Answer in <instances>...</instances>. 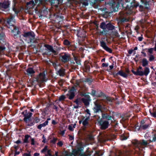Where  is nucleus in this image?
I'll return each mask as SVG.
<instances>
[{
    "label": "nucleus",
    "instance_id": "obj_42",
    "mask_svg": "<svg viewBox=\"0 0 156 156\" xmlns=\"http://www.w3.org/2000/svg\"><path fill=\"white\" fill-rule=\"evenodd\" d=\"M148 49H149V48L142 49V51L141 52V53L142 54L141 55L143 57H146L147 56V54L145 52V51H146L147 52Z\"/></svg>",
    "mask_w": 156,
    "mask_h": 156
},
{
    "label": "nucleus",
    "instance_id": "obj_50",
    "mask_svg": "<svg viewBox=\"0 0 156 156\" xmlns=\"http://www.w3.org/2000/svg\"><path fill=\"white\" fill-rule=\"evenodd\" d=\"M80 95L82 96H84L85 98L87 99H89L90 98V96L86 94L85 93L81 92L80 94Z\"/></svg>",
    "mask_w": 156,
    "mask_h": 156
},
{
    "label": "nucleus",
    "instance_id": "obj_40",
    "mask_svg": "<svg viewBox=\"0 0 156 156\" xmlns=\"http://www.w3.org/2000/svg\"><path fill=\"white\" fill-rule=\"evenodd\" d=\"M149 126V124L143 125L142 126H140L139 127L138 129V130H139L140 128H141V129L143 130H145L147 129Z\"/></svg>",
    "mask_w": 156,
    "mask_h": 156
},
{
    "label": "nucleus",
    "instance_id": "obj_22",
    "mask_svg": "<svg viewBox=\"0 0 156 156\" xmlns=\"http://www.w3.org/2000/svg\"><path fill=\"white\" fill-rule=\"evenodd\" d=\"M80 151V148H78L77 150L76 149H73L72 151V153L69 152V154H68V153L67 151L65 152V153L66 155V156H72V155H73L74 156H76L78 152Z\"/></svg>",
    "mask_w": 156,
    "mask_h": 156
},
{
    "label": "nucleus",
    "instance_id": "obj_17",
    "mask_svg": "<svg viewBox=\"0 0 156 156\" xmlns=\"http://www.w3.org/2000/svg\"><path fill=\"white\" fill-rule=\"evenodd\" d=\"M45 74L44 73H40L38 75L35 77L34 79V81H36L37 83L41 82L42 79L45 77Z\"/></svg>",
    "mask_w": 156,
    "mask_h": 156
},
{
    "label": "nucleus",
    "instance_id": "obj_32",
    "mask_svg": "<svg viewBox=\"0 0 156 156\" xmlns=\"http://www.w3.org/2000/svg\"><path fill=\"white\" fill-rule=\"evenodd\" d=\"M115 29V27L112 25L110 23L107 24L106 30L107 32L109 30H112Z\"/></svg>",
    "mask_w": 156,
    "mask_h": 156
},
{
    "label": "nucleus",
    "instance_id": "obj_59",
    "mask_svg": "<svg viewBox=\"0 0 156 156\" xmlns=\"http://www.w3.org/2000/svg\"><path fill=\"white\" fill-rule=\"evenodd\" d=\"M40 121V119L37 117H36L34 120V123H37Z\"/></svg>",
    "mask_w": 156,
    "mask_h": 156
},
{
    "label": "nucleus",
    "instance_id": "obj_52",
    "mask_svg": "<svg viewBox=\"0 0 156 156\" xmlns=\"http://www.w3.org/2000/svg\"><path fill=\"white\" fill-rule=\"evenodd\" d=\"M66 98V97L65 95H62L59 97L58 100L59 101H64Z\"/></svg>",
    "mask_w": 156,
    "mask_h": 156
},
{
    "label": "nucleus",
    "instance_id": "obj_45",
    "mask_svg": "<svg viewBox=\"0 0 156 156\" xmlns=\"http://www.w3.org/2000/svg\"><path fill=\"white\" fill-rule=\"evenodd\" d=\"M29 137H31L30 136L28 135H26L25 136L24 139L23 140V143H28L29 141H28V138Z\"/></svg>",
    "mask_w": 156,
    "mask_h": 156
},
{
    "label": "nucleus",
    "instance_id": "obj_12",
    "mask_svg": "<svg viewBox=\"0 0 156 156\" xmlns=\"http://www.w3.org/2000/svg\"><path fill=\"white\" fill-rule=\"evenodd\" d=\"M89 94H90L93 97H96L97 98H100L102 97V96H105L104 93L101 90L96 92L95 90L92 89L90 93H89Z\"/></svg>",
    "mask_w": 156,
    "mask_h": 156
},
{
    "label": "nucleus",
    "instance_id": "obj_30",
    "mask_svg": "<svg viewBox=\"0 0 156 156\" xmlns=\"http://www.w3.org/2000/svg\"><path fill=\"white\" fill-rule=\"evenodd\" d=\"M117 4L116 5L117 8H118L120 5L123 8H125L126 4L124 3V0H117Z\"/></svg>",
    "mask_w": 156,
    "mask_h": 156
},
{
    "label": "nucleus",
    "instance_id": "obj_7",
    "mask_svg": "<svg viewBox=\"0 0 156 156\" xmlns=\"http://www.w3.org/2000/svg\"><path fill=\"white\" fill-rule=\"evenodd\" d=\"M131 72L136 76H147L150 72V69L148 67H145L144 71L139 70L138 69H136V71H135L134 70L132 69Z\"/></svg>",
    "mask_w": 156,
    "mask_h": 156
},
{
    "label": "nucleus",
    "instance_id": "obj_54",
    "mask_svg": "<svg viewBox=\"0 0 156 156\" xmlns=\"http://www.w3.org/2000/svg\"><path fill=\"white\" fill-rule=\"evenodd\" d=\"M120 138L122 140H125L127 139V137L124 134H122L120 136Z\"/></svg>",
    "mask_w": 156,
    "mask_h": 156
},
{
    "label": "nucleus",
    "instance_id": "obj_38",
    "mask_svg": "<svg viewBox=\"0 0 156 156\" xmlns=\"http://www.w3.org/2000/svg\"><path fill=\"white\" fill-rule=\"evenodd\" d=\"M47 125H48V122L45 121V122L43 123L39 124L37 126V127L38 129L41 130L42 127H45Z\"/></svg>",
    "mask_w": 156,
    "mask_h": 156
},
{
    "label": "nucleus",
    "instance_id": "obj_27",
    "mask_svg": "<svg viewBox=\"0 0 156 156\" xmlns=\"http://www.w3.org/2000/svg\"><path fill=\"white\" fill-rule=\"evenodd\" d=\"M51 5L58 7V5L61 4L63 2V0H51Z\"/></svg>",
    "mask_w": 156,
    "mask_h": 156
},
{
    "label": "nucleus",
    "instance_id": "obj_53",
    "mask_svg": "<svg viewBox=\"0 0 156 156\" xmlns=\"http://www.w3.org/2000/svg\"><path fill=\"white\" fill-rule=\"evenodd\" d=\"M74 60L76 62V63L78 65L80 64V60L78 59V58L76 57H74Z\"/></svg>",
    "mask_w": 156,
    "mask_h": 156
},
{
    "label": "nucleus",
    "instance_id": "obj_8",
    "mask_svg": "<svg viewBox=\"0 0 156 156\" xmlns=\"http://www.w3.org/2000/svg\"><path fill=\"white\" fill-rule=\"evenodd\" d=\"M44 46L50 52H52L54 55H55L58 54V51H60L62 49V48L60 47H57L56 51H55L54 50L52 46L48 44H44Z\"/></svg>",
    "mask_w": 156,
    "mask_h": 156
},
{
    "label": "nucleus",
    "instance_id": "obj_24",
    "mask_svg": "<svg viewBox=\"0 0 156 156\" xmlns=\"http://www.w3.org/2000/svg\"><path fill=\"white\" fill-rule=\"evenodd\" d=\"M107 24H106L105 22H102L100 24V27L101 28L103 29V31L101 32V34H103L104 32L105 33H107V30H106Z\"/></svg>",
    "mask_w": 156,
    "mask_h": 156
},
{
    "label": "nucleus",
    "instance_id": "obj_3",
    "mask_svg": "<svg viewBox=\"0 0 156 156\" xmlns=\"http://www.w3.org/2000/svg\"><path fill=\"white\" fill-rule=\"evenodd\" d=\"M28 43L35 42V34L33 31L24 32L21 34V37Z\"/></svg>",
    "mask_w": 156,
    "mask_h": 156
},
{
    "label": "nucleus",
    "instance_id": "obj_43",
    "mask_svg": "<svg viewBox=\"0 0 156 156\" xmlns=\"http://www.w3.org/2000/svg\"><path fill=\"white\" fill-rule=\"evenodd\" d=\"M93 81V79L90 78H85L84 81L85 82L89 84H90Z\"/></svg>",
    "mask_w": 156,
    "mask_h": 156
},
{
    "label": "nucleus",
    "instance_id": "obj_19",
    "mask_svg": "<svg viewBox=\"0 0 156 156\" xmlns=\"http://www.w3.org/2000/svg\"><path fill=\"white\" fill-rule=\"evenodd\" d=\"M153 51H152V49H148V51H147V54L148 55V58H149V61L151 62L154 60L155 57L154 56L152 55L153 53Z\"/></svg>",
    "mask_w": 156,
    "mask_h": 156
},
{
    "label": "nucleus",
    "instance_id": "obj_26",
    "mask_svg": "<svg viewBox=\"0 0 156 156\" xmlns=\"http://www.w3.org/2000/svg\"><path fill=\"white\" fill-rule=\"evenodd\" d=\"M27 74L28 76H32L35 73V70L32 67H29L26 70Z\"/></svg>",
    "mask_w": 156,
    "mask_h": 156
},
{
    "label": "nucleus",
    "instance_id": "obj_23",
    "mask_svg": "<svg viewBox=\"0 0 156 156\" xmlns=\"http://www.w3.org/2000/svg\"><path fill=\"white\" fill-rule=\"evenodd\" d=\"M13 5L12 6V10L15 12V14L17 15L19 12V11L17 9V3L15 1V0H13Z\"/></svg>",
    "mask_w": 156,
    "mask_h": 156
},
{
    "label": "nucleus",
    "instance_id": "obj_21",
    "mask_svg": "<svg viewBox=\"0 0 156 156\" xmlns=\"http://www.w3.org/2000/svg\"><path fill=\"white\" fill-rule=\"evenodd\" d=\"M33 114L30 111H28L27 110H25V114L24 115L23 120L24 122H26L32 116Z\"/></svg>",
    "mask_w": 156,
    "mask_h": 156
},
{
    "label": "nucleus",
    "instance_id": "obj_6",
    "mask_svg": "<svg viewBox=\"0 0 156 156\" xmlns=\"http://www.w3.org/2000/svg\"><path fill=\"white\" fill-rule=\"evenodd\" d=\"M94 107L93 110L94 113H97L101 112L103 109V103L101 100L97 99L94 102Z\"/></svg>",
    "mask_w": 156,
    "mask_h": 156
},
{
    "label": "nucleus",
    "instance_id": "obj_58",
    "mask_svg": "<svg viewBox=\"0 0 156 156\" xmlns=\"http://www.w3.org/2000/svg\"><path fill=\"white\" fill-rule=\"evenodd\" d=\"M27 152L28 153H25L23 154V156H31L30 154V152L29 151H27Z\"/></svg>",
    "mask_w": 156,
    "mask_h": 156
},
{
    "label": "nucleus",
    "instance_id": "obj_33",
    "mask_svg": "<svg viewBox=\"0 0 156 156\" xmlns=\"http://www.w3.org/2000/svg\"><path fill=\"white\" fill-rule=\"evenodd\" d=\"M57 74L59 75L60 76H63L65 75V70L61 68L58 70H56Z\"/></svg>",
    "mask_w": 156,
    "mask_h": 156
},
{
    "label": "nucleus",
    "instance_id": "obj_16",
    "mask_svg": "<svg viewBox=\"0 0 156 156\" xmlns=\"http://www.w3.org/2000/svg\"><path fill=\"white\" fill-rule=\"evenodd\" d=\"M100 46L103 48V49L107 51L110 53H112V49L109 48L107 45L106 43L104 41L102 40L100 41Z\"/></svg>",
    "mask_w": 156,
    "mask_h": 156
},
{
    "label": "nucleus",
    "instance_id": "obj_5",
    "mask_svg": "<svg viewBox=\"0 0 156 156\" xmlns=\"http://www.w3.org/2000/svg\"><path fill=\"white\" fill-rule=\"evenodd\" d=\"M2 137L4 141L5 145H0V151L2 153H3L5 148L9 147L10 145V134L9 133L7 134L6 136H3V133H2Z\"/></svg>",
    "mask_w": 156,
    "mask_h": 156
},
{
    "label": "nucleus",
    "instance_id": "obj_11",
    "mask_svg": "<svg viewBox=\"0 0 156 156\" xmlns=\"http://www.w3.org/2000/svg\"><path fill=\"white\" fill-rule=\"evenodd\" d=\"M76 89L74 87H72L68 91L66 96L70 100H72L75 96Z\"/></svg>",
    "mask_w": 156,
    "mask_h": 156
},
{
    "label": "nucleus",
    "instance_id": "obj_49",
    "mask_svg": "<svg viewBox=\"0 0 156 156\" xmlns=\"http://www.w3.org/2000/svg\"><path fill=\"white\" fill-rule=\"evenodd\" d=\"M104 95L105 96V97H104V96H102V97L103 98H105L107 101L112 103V98L109 97L107 96L105 94Z\"/></svg>",
    "mask_w": 156,
    "mask_h": 156
},
{
    "label": "nucleus",
    "instance_id": "obj_51",
    "mask_svg": "<svg viewBox=\"0 0 156 156\" xmlns=\"http://www.w3.org/2000/svg\"><path fill=\"white\" fill-rule=\"evenodd\" d=\"M49 106L47 107L44 108L43 110V112L45 114H47L48 113V110H49Z\"/></svg>",
    "mask_w": 156,
    "mask_h": 156
},
{
    "label": "nucleus",
    "instance_id": "obj_61",
    "mask_svg": "<svg viewBox=\"0 0 156 156\" xmlns=\"http://www.w3.org/2000/svg\"><path fill=\"white\" fill-rule=\"evenodd\" d=\"M85 68L86 70L90 71V66L89 65H85Z\"/></svg>",
    "mask_w": 156,
    "mask_h": 156
},
{
    "label": "nucleus",
    "instance_id": "obj_41",
    "mask_svg": "<svg viewBox=\"0 0 156 156\" xmlns=\"http://www.w3.org/2000/svg\"><path fill=\"white\" fill-rule=\"evenodd\" d=\"M5 48L4 46L1 45L0 46V55H2L5 54L4 51Z\"/></svg>",
    "mask_w": 156,
    "mask_h": 156
},
{
    "label": "nucleus",
    "instance_id": "obj_46",
    "mask_svg": "<svg viewBox=\"0 0 156 156\" xmlns=\"http://www.w3.org/2000/svg\"><path fill=\"white\" fill-rule=\"evenodd\" d=\"M4 22L7 27L10 28V17H9L7 20H4Z\"/></svg>",
    "mask_w": 156,
    "mask_h": 156
},
{
    "label": "nucleus",
    "instance_id": "obj_56",
    "mask_svg": "<svg viewBox=\"0 0 156 156\" xmlns=\"http://www.w3.org/2000/svg\"><path fill=\"white\" fill-rule=\"evenodd\" d=\"M58 139L56 138L53 137L52 140L50 141V142L53 144H55L57 140Z\"/></svg>",
    "mask_w": 156,
    "mask_h": 156
},
{
    "label": "nucleus",
    "instance_id": "obj_63",
    "mask_svg": "<svg viewBox=\"0 0 156 156\" xmlns=\"http://www.w3.org/2000/svg\"><path fill=\"white\" fill-rule=\"evenodd\" d=\"M81 80H76L75 81V84L79 86L81 82Z\"/></svg>",
    "mask_w": 156,
    "mask_h": 156
},
{
    "label": "nucleus",
    "instance_id": "obj_37",
    "mask_svg": "<svg viewBox=\"0 0 156 156\" xmlns=\"http://www.w3.org/2000/svg\"><path fill=\"white\" fill-rule=\"evenodd\" d=\"M119 22L121 23H124L126 22L129 21V20L126 17H122L120 16L119 18Z\"/></svg>",
    "mask_w": 156,
    "mask_h": 156
},
{
    "label": "nucleus",
    "instance_id": "obj_1",
    "mask_svg": "<svg viewBox=\"0 0 156 156\" xmlns=\"http://www.w3.org/2000/svg\"><path fill=\"white\" fill-rule=\"evenodd\" d=\"M132 143L134 147V151L133 152V154L139 156L140 152L144 148L143 147L147 146L149 143L147 141L144 140H141L139 141L137 140H134L132 141Z\"/></svg>",
    "mask_w": 156,
    "mask_h": 156
},
{
    "label": "nucleus",
    "instance_id": "obj_36",
    "mask_svg": "<svg viewBox=\"0 0 156 156\" xmlns=\"http://www.w3.org/2000/svg\"><path fill=\"white\" fill-rule=\"evenodd\" d=\"M50 62L52 64L53 66L56 70L58 69V67L60 66L59 63L57 61H56L55 62L51 61H50Z\"/></svg>",
    "mask_w": 156,
    "mask_h": 156
},
{
    "label": "nucleus",
    "instance_id": "obj_57",
    "mask_svg": "<svg viewBox=\"0 0 156 156\" xmlns=\"http://www.w3.org/2000/svg\"><path fill=\"white\" fill-rule=\"evenodd\" d=\"M138 6L139 7V10L140 11L142 12L144 11V8L143 5H139V6Z\"/></svg>",
    "mask_w": 156,
    "mask_h": 156
},
{
    "label": "nucleus",
    "instance_id": "obj_62",
    "mask_svg": "<svg viewBox=\"0 0 156 156\" xmlns=\"http://www.w3.org/2000/svg\"><path fill=\"white\" fill-rule=\"evenodd\" d=\"M85 112H86L87 114L88 115L87 117H89V118H90V116L91 115V113L90 112L89 110L88 109H87L85 111Z\"/></svg>",
    "mask_w": 156,
    "mask_h": 156
},
{
    "label": "nucleus",
    "instance_id": "obj_55",
    "mask_svg": "<svg viewBox=\"0 0 156 156\" xmlns=\"http://www.w3.org/2000/svg\"><path fill=\"white\" fill-rule=\"evenodd\" d=\"M18 148H19V147L18 146H16L15 147V149L16 150V151H15V154H14L15 156H16L17 155H18V154H19L20 153V152L19 151H17V149Z\"/></svg>",
    "mask_w": 156,
    "mask_h": 156
},
{
    "label": "nucleus",
    "instance_id": "obj_10",
    "mask_svg": "<svg viewBox=\"0 0 156 156\" xmlns=\"http://www.w3.org/2000/svg\"><path fill=\"white\" fill-rule=\"evenodd\" d=\"M139 3L135 0H133L130 2L129 5H126L125 9L129 11H131L133 8H136L138 6Z\"/></svg>",
    "mask_w": 156,
    "mask_h": 156
},
{
    "label": "nucleus",
    "instance_id": "obj_2",
    "mask_svg": "<svg viewBox=\"0 0 156 156\" xmlns=\"http://www.w3.org/2000/svg\"><path fill=\"white\" fill-rule=\"evenodd\" d=\"M15 16L10 13V30L12 35L14 38H16L19 36L20 38H21V35H20V31L19 30L18 27L16 26V20L15 19Z\"/></svg>",
    "mask_w": 156,
    "mask_h": 156
},
{
    "label": "nucleus",
    "instance_id": "obj_47",
    "mask_svg": "<svg viewBox=\"0 0 156 156\" xmlns=\"http://www.w3.org/2000/svg\"><path fill=\"white\" fill-rule=\"evenodd\" d=\"M27 5L28 6L30 5H31L29 6L31 7H32L35 5V3L33 0H31L29 2H27ZM30 8H31V7H30Z\"/></svg>",
    "mask_w": 156,
    "mask_h": 156
},
{
    "label": "nucleus",
    "instance_id": "obj_31",
    "mask_svg": "<svg viewBox=\"0 0 156 156\" xmlns=\"http://www.w3.org/2000/svg\"><path fill=\"white\" fill-rule=\"evenodd\" d=\"M90 96L89 99L82 98V102L83 103L84 105L86 106H88L90 104V101H91Z\"/></svg>",
    "mask_w": 156,
    "mask_h": 156
},
{
    "label": "nucleus",
    "instance_id": "obj_14",
    "mask_svg": "<svg viewBox=\"0 0 156 156\" xmlns=\"http://www.w3.org/2000/svg\"><path fill=\"white\" fill-rule=\"evenodd\" d=\"M10 2L8 0H5L3 2H0V9L5 11V9L9 8Z\"/></svg>",
    "mask_w": 156,
    "mask_h": 156
},
{
    "label": "nucleus",
    "instance_id": "obj_29",
    "mask_svg": "<svg viewBox=\"0 0 156 156\" xmlns=\"http://www.w3.org/2000/svg\"><path fill=\"white\" fill-rule=\"evenodd\" d=\"M82 98L77 97L73 101V103H75L77 105H81L82 104Z\"/></svg>",
    "mask_w": 156,
    "mask_h": 156
},
{
    "label": "nucleus",
    "instance_id": "obj_4",
    "mask_svg": "<svg viewBox=\"0 0 156 156\" xmlns=\"http://www.w3.org/2000/svg\"><path fill=\"white\" fill-rule=\"evenodd\" d=\"M58 59L59 61L63 63H68L71 60L70 55L67 52H62L59 54Z\"/></svg>",
    "mask_w": 156,
    "mask_h": 156
},
{
    "label": "nucleus",
    "instance_id": "obj_35",
    "mask_svg": "<svg viewBox=\"0 0 156 156\" xmlns=\"http://www.w3.org/2000/svg\"><path fill=\"white\" fill-rule=\"evenodd\" d=\"M148 61L145 58H144L142 59V65L144 67H146V66L148 65Z\"/></svg>",
    "mask_w": 156,
    "mask_h": 156
},
{
    "label": "nucleus",
    "instance_id": "obj_20",
    "mask_svg": "<svg viewBox=\"0 0 156 156\" xmlns=\"http://www.w3.org/2000/svg\"><path fill=\"white\" fill-rule=\"evenodd\" d=\"M113 75L114 77H116L118 75H119L124 78H127L128 76L127 74L123 72L121 70L119 71L117 73H113Z\"/></svg>",
    "mask_w": 156,
    "mask_h": 156
},
{
    "label": "nucleus",
    "instance_id": "obj_28",
    "mask_svg": "<svg viewBox=\"0 0 156 156\" xmlns=\"http://www.w3.org/2000/svg\"><path fill=\"white\" fill-rule=\"evenodd\" d=\"M5 34L2 32L0 33V43L2 44L5 43Z\"/></svg>",
    "mask_w": 156,
    "mask_h": 156
},
{
    "label": "nucleus",
    "instance_id": "obj_44",
    "mask_svg": "<svg viewBox=\"0 0 156 156\" xmlns=\"http://www.w3.org/2000/svg\"><path fill=\"white\" fill-rule=\"evenodd\" d=\"M115 156H124L123 153L120 150L117 151L115 154Z\"/></svg>",
    "mask_w": 156,
    "mask_h": 156
},
{
    "label": "nucleus",
    "instance_id": "obj_64",
    "mask_svg": "<svg viewBox=\"0 0 156 156\" xmlns=\"http://www.w3.org/2000/svg\"><path fill=\"white\" fill-rule=\"evenodd\" d=\"M149 49H152L153 51L154 50L155 51H156V40L155 41V44L154 47V48H149Z\"/></svg>",
    "mask_w": 156,
    "mask_h": 156
},
{
    "label": "nucleus",
    "instance_id": "obj_15",
    "mask_svg": "<svg viewBox=\"0 0 156 156\" xmlns=\"http://www.w3.org/2000/svg\"><path fill=\"white\" fill-rule=\"evenodd\" d=\"M63 44L68 47V49L69 50L74 51L76 50V48L74 46H72L70 42L67 39L64 40L63 41Z\"/></svg>",
    "mask_w": 156,
    "mask_h": 156
},
{
    "label": "nucleus",
    "instance_id": "obj_25",
    "mask_svg": "<svg viewBox=\"0 0 156 156\" xmlns=\"http://www.w3.org/2000/svg\"><path fill=\"white\" fill-rule=\"evenodd\" d=\"M102 118L104 119L107 120V121L111 120H112V119H114V116H113V115L112 116L109 115L107 113H102Z\"/></svg>",
    "mask_w": 156,
    "mask_h": 156
},
{
    "label": "nucleus",
    "instance_id": "obj_39",
    "mask_svg": "<svg viewBox=\"0 0 156 156\" xmlns=\"http://www.w3.org/2000/svg\"><path fill=\"white\" fill-rule=\"evenodd\" d=\"M151 115L153 117L156 118V109H153L152 110H149Z\"/></svg>",
    "mask_w": 156,
    "mask_h": 156
},
{
    "label": "nucleus",
    "instance_id": "obj_48",
    "mask_svg": "<svg viewBox=\"0 0 156 156\" xmlns=\"http://www.w3.org/2000/svg\"><path fill=\"white\" fill-rule=\"evenodd\" d=\"M45 12L46 13V14L48 13V12L47 11H46L45 10H43V11L42 10L40 11H39V14H40V16H45L44 13H45Z\"/></svg>",
    "mask_w": 156,
    "mask_h": 156
},
{
    "label": "nucleus",
    "instance_id": "obj_18",
    "mask_svg": "<svg viewBox=\"0 0 156 156\" xmlns=\"http://www.w3.org/2000/svg\"><path fill=\"white\" fill-rule=\"evenodd\" d=\"M53 17L54 21L57 23H59L61 21L63 20L64 19L63 16L56 14H54Z\"/></svg>",
    "mask_w": 156,
    "mask_h": 156
},
{
    "label": "nucleus",
    "instance_id": "obj_9",
    "mask_svg": "<svg viewBox=\"0 0 156 156\" xmlns=\"http://www.w3.org/2000/svg\"><path fill=\"white\" fill-rule=\"evenodd\" d=\"M98 124L100 126L101 129L105 130L108 128L109 122L108 121L100 119L98 121Z\"/></svg>",
    "mask_w": 156,
    "mask_h": 156
},
{
    "label": "nucleus",
    "instance_id": "obj_60",
    "mask_svg": "<svg viewBox=\"0 0 156 156\" xmlns=\"http://www.w3.org/2000/svg\"><path fill=\"white\" fill-rule=\"evenodd\" d=\"M47 147L48 146H45L44 148L41 151V152L42 153H44L47 150Z\"/></svg>",
    "mask_w": 156,
    "mask_h": 156
},
{
    "label": "nucleus",
    "instance_id": "obj_13",
    "mask_svg": "<svg viewBox=\"0 0 156 156\" xmlns=\"http://www.w3.org/2000/svg\"><path fill=\"white\" fill-rule=\"evenodd\" d=\"M10 65H9L8 66L5 65L6 68V73L5 74V81L9 84L8 87L10 86Z\"/></svg>",
    "mask_w": 156,
    "mask_h": 156
},
{
    "label": "nucleus",
    "instance_id": "obj_34",
    "mask_svg": "<svg viewBox=\"0 0 156 156\" xmlns=\"http://www.w3.org/2000/svg\"><path fill=\"white\" fill-rule=\"evenodd\" d=\"M90 118H89V117H87L86 118H85L83 120L82 124L84 127H86L89 125V123L88 121Z\"/></svg>",
    "mask_w": 156,
    "mask_h": 156
}]
</instances>
